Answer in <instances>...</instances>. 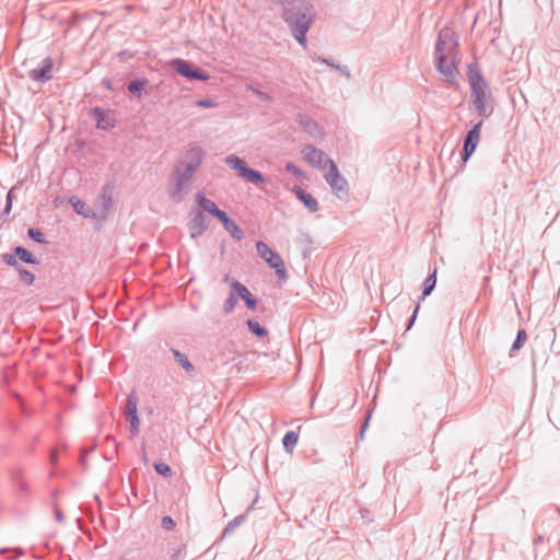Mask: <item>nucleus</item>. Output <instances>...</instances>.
I'll use <instances>...</instances> for the list:
<instances>
[{
	"mask_svg": "<svg viewBox=\"0 0 560 560\" xmlns=\"http://www.w3.org/2000/svg\"><path fill=\"white\" fill-rule=\"evenodd\" d=\"M436 72L444 77V82L451 88H457V69L460 62L459 43L457 35L444 26L438 34L433 55Z\"/></svg>",
	"mask_w": 560,
	"mask_h": 560,
	"instance_id": "1",
	"label": "nucleus"
},
{
	"mask_svg": "<svg viewBox=\"0 0 560 560\" xmlns=\"http://www.w3.org/2000/svg\"><path fill=\"white\" fill-rule=\"evenodd\" d=\"M282 20L292 37L302 47L307 45V33L316 19L314 5L307 0H288L282 7Z\"/></svg>",
	"mask_w": 560,
	"mask_h": 560,
	"instance_id": "2",
	"label": "nucleus"
},
{
	"mask_svg": "<svg viewBox=\"0 0 560 560\" xmlns=\"http://www.w3.org/2000/svg\"><path fill=\"white\" fill-rule=\"evenodd\" d=\"M467 80L470 89L469 109L482 120L488 119L494 110L493 106L489 105L492 93L477 62L468 65Z\"/></svg>",
	"mask_w": 560,
	"mask_h": 560,
	"instance_id": "3",
	"label": "nucleus"
},
{
	"mask_svg": "<svg viewBox=\"0 0 560 560\" xmlns=\"http://www.w3.org/2000/svg\"><path fill=\"white\" fill-rule=\"evenodd\" d=\"M196 208L189 212L187 229L189 236L192 240H197L208 230L210 220L207 215L214 218V213L211 212L213 205H217L213 200L206 197L205 190H198L195 195Z\"/></svg>",
	"mask_w": 560,
	"mask_h": 560,
	"instance_id": "4",
	"label": "nucleus"
},
{
	"mask_svg": "<svg viewBox=\"0 0 560 560\" xmlns=\"http://www.w3.org/2000/svg\"><path fill=\"white\" fill-rule=\"evenodd\" d=\"M163 67L165 70L172 72L173 74L185 78L188 81L207 82L211 78L208 71L180 57L166 60Z\"/></svg>",
	"mask_w": 560,
	"mask_h": 560,
	"instance_id": "5",
	"label": "nucleus"
},
{
	"mask_svg": "<svg viewBox=\"0 0 560 560\" xmlns=\"http://www.w3.org/2000/svg\"><path fill=\"white\" fill-rule=\"evenodd\" d=\"M224 163L245 183L257 187H261L267 183V177L260 171L253 168L244 159L236 154L226 155Z\"/></svg>",
	"mask_w": 560,
	"mask_h": 560,
	"instance_id": "6",
	"label": "nucleus"
},
{
	"mask_svg": "<svg viewBox=\"0 0 560 560\" xmlns=\"http://www.w3.org/2000/svg\"><path fill=\"white\" fill-rule=\"evenodd\" d=\"M192 179L194 175L175 166L166 189L168 198L175 203L183 202L190 190Z\"/></svg>",
	"mask_w": 560,
	"mask_h": 560,
	"instance_id": "7",
	"label": "nucleus"
},
{
	"mask_svg": "<svg viewBox=\"0 0 560 560\" xmlns=\"http://www.w3.org/2000/svg\"><path fill=\"white\" fill-rule=\"evenodd\" d=\"M255 247L258 256L268 265L269 268L275 270L278 281L285 282L289 279V273L284 259L281 255L270 248L264 241H257L255 243Z\"/></svg>",
	"mask_w": 560,
	"mask_h": 560,
	"instance_id": "8",
	"label": "nucleus"
},
{
	"mask_svg": "<svg viewBox=\"0 0 560 560\" xmlns=\"http://www.w3.org/2000/svg\"><path fill=\"white\" fill-rule=\"evenodd\" d=\"M326 165L328 172L324 175L325 182L339 200H348L350 196L348 180L341 174L337 163L332 159H328Z\"/></svg>",
	"mask_w": 560,
	"mask_h": 560,
	"instance_id": "9",
	"label": "nucleus"
},
{
	"mask_svg": "<svg viewBox=\"0 0 560 560\" xmlns=\"http://www.w3.org/2000/svg\"><path fill=\"white\" fill-rule=\"evenodd\" d=\"M12 492L19 502H25L32 494V489L25 479L26 471L21 466L8 468Z\"/></svg>",
	"mask_w": 560,
	"mask_h": 560,
	"instance_id": "10",
	"label": "nucleus"
},
{
	"mask_svg": "<svg viewBox=\"0 0 560 560\" xmlns=\"http://www.w3.org/2000/svg\"><path fill=\"white\" fill-rule=\"evenodd\" d=\"M482 126V119L474 122L464 136L463 148L460 150V160L464 164L472 156L480 142Z\"/></svg>",
	"mask_w": 560,
	"mask_h": 560,
	"instance_id": "11",
	"label": "nucleus"
},
{
	"mask_svg": "<svg viewBox=\"0 0 560 560\" xmlns=\"http://www.w3.org/2000/svg\"><path fill=\"white\" fill-rule=\"evenodd\" d=\"M113 109L102 106H94L89 109V116L94 120L95 128L106 132L117 127V119L113 116Z\"/></svg>",
	"mask_w": 560,
	"mask_h": 560,
	"instance_id": "12",
	"label": "nucleus"
},
{
	"mask_svg": "<svg viewBox=\"0 0 560 560\" xmlns=\"http://www.w3.org/2000/svg\"><path fill=\"white\" fill-rule=\"evenodd\" d=\"M211 212L214 213V218L222 224L223 229L231 235L235 241H242L244 238V232L238 226L236 221L224 210L220 209L218 205H213Z\"/></svg>",
	"mask_w": 560,
	"mask_h": 560,
	"instance_id": "13",
	"label": "nucleus"
},
{
	"mask_svg": "<svg viewBox=\"0 0 560 560\" xmlns=\"http://www.w3.org/2000/svg\"><path fill=\"white\" fill-rule=\"evenodd\" d=\"M138 397L136 395L135 389L127 396L125 406H124V417L129 423V431L131 434L136 435L139 432L140 427V418L138 416Z\"/></svg>",
	"mask_w": 560,
	"mask_h": 560,
	"instance_id": "14",
	"label": "nucleus"
},
{
	"mask_svg": "<svg viewBox=\"0 0 560 560\" xmlns=\"http://www.w3.org/2000/svg\"><path fill=\"white\" fill-rule=\"evenodd\" d=\"M9 258L16 259L20 264L22 262L35 266L40 264V260L28 248L22 245H16L12 247L9 253L1 255V259L5 265H11V260Z\"/></svg>",
	"mask_w": 560,
	"mask_h": 560,
	"instance_id": "15",
	"label": "nucleus"
},
{
	"mask_svg": "<svg viewBox=\"0 0 560 560\" xmlns=\"http://www.w3.org/2000/svg\"><path fill=\"white\" fill-rule=\"evenodd\" d=\"M54 66V59L45 57L36 68L28 71V78L35 82L46 83L52 78Z\"/></svg>",
	"mask_w": 560,
	"mask_h": 560,
	"instance_id": "16",
	"label": "nucleus"
},
{
	"mask_svg": "<svg viewBox=\"0 0 560 560\" xmlns=\"http://www.w3.org/2000/svg\"><path fill=\"white\" fill-rule=\"evenodd\" d=\"M205 156L206 151L201 147L189 145L185 154L186 163L184 170L189 174L195 175V173L202 164Z\"/></svg>",
	"mask_w": 560,
	"mask_h": 560,
	"instance_id": "17",
	"label": "nucleus"
},
{
	"mask_svg": "<svg viewBox=\"0 0 560 560\" xmlns=\"http://www.w3.org/2000/svg\"><path fill=\"white\" fill-rule=\"evenodd\" d=\"M305 161L314 168H327V160L331 159L326 152L316 148L313 144H307L304 148Z\"/></svg>",
	"mask_w": 560,
	"mask_h": 560,
	"instance_id": "18",
	"label": "nucleus"
},
{
	"mask_svg": "<svg viewBox=\"0 0 560 560\" xmlns=\"http://www.w3.org/2000/svg\"><path fill=\"white\" fill-rule=\"evenodd\" d=\"M296 199L311 212L314 213L319 210V203L317 199L307 190L299 185H294L291 188Z\"/></svg>",
	"mask_w": 560,
	"mask_h": 560,
	"instance_id": "19",
	"label": "nucleus"
},
{
	"mask_svg": "<svg viewBox=\"0 0 560 560\" xmlns=\"http://www.w3.org/2000/svg\"><path fill=\"white\" fill-rule=\"evenodd\" d=\"M68 202L78 215L92 220L98 219V213L77 195H71L68 199Z\"/></svg>",
	"mask_w": 560,
	"mask_h": 560,
	"instance_id": "20",
	"label": "nucleus"
},
{
	"mask_svg": "<svg viewBox=\"0 0 560 560\" xmlns=\"http://www.w3.org/2000/svg\"><path fill=\"white\" fill-rule=\"evenodd\" d=\"M150 85V80L145 77H136L131 80L128 85V92L136 97L137 100H142L145 95H148V86Z\"/></svg>",
	"mask_w": 560,
	"mask_h": 560,
	"instance_id": "21",
	"label": "nucleus"
},
{
	"mask_svg": "<svg viewBox=\"0 0 560 560\" xmlns=\"http://www.w3.org/2000/svg\"><path fill=\"white\" fill-rule=\"evenodd\" d=\"M237 295L244 302L249 311H255L258 305V299L248 290V288L237 280Z\"/></svg>",
	"mask_w": 560,
	"mask_h": 560,
	"instance_id": "22",
	"label": "nucleus"
},
{
	"mask_svg": "<svg viewBox=\"0 0 560 560\" xmlns=\"http://www.w3.org/2000/svg\"><path fill=\"white\" fill-rule=\"evenodd\" d=\"M9 259L11 260V265H8V266H9V267H12V268H13V269L19 273V280H20L23 284H25V285H32V284H34L35 279H36L35 275H34L31 270H28V269H26L25 267H23V266L19 262V260L13 259V258H12V259H11V258H9Z\"/></svg>",
	"mask_w": 560,
	"mask_h": 560,
	"instance_id": "23",
	"label": "nucleus"
},
{
	"mask_svg": "<svg viewBox=\"0 0 560 560\" xmlns=\"http://www.w3.org/2000/svg\"><path fill=\"white\" fill-rule=\"evenodd\" d=\"M438 281V267L434 265L432 269H430L428 276L422 282L421 287V300H424L429 296L435 289Z\"/></svg>",
	"mask_w": 560,
	"mask_h": 560,
	"instance_id": "24",
	"label": "nucleus"
},
{
	"mask_svg": "<svg viewBox=\"0 0 560 560\" xmlns=\"http://www.w3.org/2000/svg\"><path fill=\"white\" fill-rule=\"evenodd\" d=\"M237 280H231V289L229 292V295L223 304V312L224 314H230L234 311L240 296L237 295Z\"/></svg>",
	"mask_w": 560,
	"mask_h": 560,
	"instance_id": "25",
	"label": "nucleus"
},
{
	"mask_svg": "<svg viewBox=\"0 0 560 560\" xmlns=\"http://www.w3.org/2000/svg\"><path fill=\"white\" fill-rule=\"evenodd\" d=\"M96 203L100 206L98 219L106 220L108 212L114 205L113 195L100 194L96 199Z\"/></svg>",
	"mask_w": 560,
	"mask_h": 560,
	"instance_id": "26",
	"label": "nucleus"
},
{
	"mask_svg": "<svg viewBox=\"0 0 560 560\" xmlns=\"http://www.w3.org/2000/svg\"><path fill=\"white\" fill-rule=\"evenodd\" d=\"M246 326L248 331L259 339L266 338L269 334L268 329L255 318H248L246 320Z\"/></svg>",
	"mask_w": 560,
	"mask_h": 560,
	"instance_id": "27",
	"label": "nucleus"
},
{
	"mask_svg": "<svg viewBox=\"0 0 560 560\" xmlns=\"http://www.w3.org/2000/svg\"><path fill=\"white\" fill-rule=\"evenodd\" d=\"M171 351L173 353L175 361L182 366V369L186 373L190 374L195 371V365L190 362V360L185 353L180 352L178 349L175 348H173Z\"/></svg>",
	"mask_w": 560,
	"mask_h": 560,
	"instance_id": "28",
	"label": "nucleus"
},
{
	"mask_svg": "<svg viewBox=\"0 0 560 560\" xmlns=\"http://www.w3.org/2000/svg\"><path fill=\"white\" fill-rule=\"evenodd\" d=\"M299 442V432L290 430L282 438V446L285 453L291 454Z\"/></svg>",
	"mask_w": 560,
	"mask_h": 560,
	"instance_id": "29",
	"label": "nucleus"
},
{
	"mask_svg": "<svg viewBox=\"0 0 560 560\" xmlns=\"http://www.w3.org/2000/svg\"><path fill=\"white\" fill-rule=\"evenodd\" d=\"M296 121L310 135H314L318 130V124L305 114H298Z\"/></svg>",
	"mask_w": 560,
	"mask_h": 560,
	"instance_id": "30",
	"label": "nucleus"
},
{
	"mask_svg": "<svg viewBox=\"0 0 560 560\" xmlns=\"http://www.w3.org/2000/svg\"><path fill=\"white\" fill-rule=\"evenodd\" d=\"M250 510H252V506L247 508L245 513L235 516L231 522H229L222 532V536L225 537V536L231 535L235 528L241 526L245 522L246 515Z\"/></svg>",
	"mask_w": 560,
	"mask_h": 560,
	"instance_id": "31",
	"label": "nucleus"
},
{
	"mask_svg": "<svg viewBox=\"0 0 560 560\" xmlns=\"http://www.w3.org/2000/svg\"><path fill=\"white\" fill-rule=\"evenodd\" d=\"M284 170L298 179L307 180L308 175L294 162L289 161L284 165Z\"/></svg>",
	"mask_w": 560,
	"mask_h": 560,
	"instance_id": "32",
	"label": "nucleus"
},
{
	"mask_svg": "<svg viewBox=\"0 0 560 560\" xmlns=\"http://www.w3.org/2000/svg\"><path fill=\"white\" fill-rule=\"evenodd\" d=\"M26 235L31 241H33L37 244H42V245L49 244L45 234L37 228H28L26 231Z\"/></svg>",
	"mask_w": 560,
	"mask_h": 560,
	"instance_id": "33",
	"label": "nucleus"
},
{
	"mask_svg": "<svg viewBox=\"0 0 560 560\" xmlns=\"http://www.w3.org/2000/svg\"><path fill=\"white\" fill-rule=\"evenodd\" d=\"M527 340V332L524 328H520L516 332V337L510 348V352L513 353L515 351L521 350Z\"/></svg>",
	"mask_w": 560,
	"mask_h": 560,
	"instance_id": "34",
	"label": "nucleus"
},
{
	"mask_svg": "<svg viewBox=\"0 0 560 560\" xmlns=\"http://www.w3.org/2000/svg\"><path fill=\"white\" fill-rule=\"evenodd\" d=\"M153 468L155 472L163 478H170L173 474L171 466L164 462H154Z\"/></svg>",
	"mask_w": 560,
	"mask_h": 560,
	"instance_id": "35",
	"label": "nucleus"
},
{
	"mask_svg": "<svg viewBox=\"0 0 560 560\" xmlns=\"http://www.w3.org/2000/svg\"><path fill=\"white\" fill-rule=\"evenodd\" d=\"M313 61L314 62H318V63H322V65H326L327 67L331 68V69H335L338 71L339 67L341 66L340 63H338L337 61H335L334 59L331 58H327L325 56H319V55H315L313 57Z\"/></svg>",
	"mask_w": 560,
	"mask_h": 560,
	"instance_id": "36",
	"label": "nucleus"
},
{
	"mask_svg": "<svg viewBox=\"0 0 560 560\" xmlns=\"http://www.w3.org/2000/svg\"><path fill=\"white\" fill-rule=\"evenodd\" d=\"M13 199H14L13 191L12 190L8 191L7 196H5V205L1 212V217H7L10 214V212L12 210Z\"/></svg>",
	"mask_w": 560,
	"mask_h": 560,
	"instance_id": "37",
	"label": "nucleus"
},
{
	"mask_svg": "<svg viewBox=\"0 0 560 560\" xmlns=\"http://www.w3.org/2000/svg\"><path fill=\"white\" fill-rule=\"evenodd\" d=\"M195 105L200 108H214L218 106V102L213 98H200L197 100Z\"/></svg>",
	"mask_w": 560,
	"mask_h": 560,
	"instance_id": "38",
	"label": "nucleus"
},
{
	"mask_svg": "<svg viewBox=\"0 0 560 560\" xmlns=\"http://www.w3.org/2000/svg\"><path fill=\"white\" fill-rule=\"evenodd\" d=\"M301 245H303V257L306 258L308 256L307 247L313 244V240L308 234H302L300 238Z\"/></svg>",
	"mask_w": 560,
	"mask_h": 560,
	"instance_id": "39",
	"label": "nucleus"
},
{
	"mask_svg": "<svg viewBox=\"0 0 560 560\" xmlns=\"http://www.w3.org/2000/svg\"><path fill=\"white\" fill-rule=\"evenodd\" d=\"M419 311H420V304L418 303V304L415 306V308H413V311H412V313H411L410 317L407 319V323H406V331L410 330V329L412 328V326L415 325V323H416V320H417V317H418V313H419Z\"/></svg>",
	"mask_w": 560,
	"mask_h": 560,
	"instance_id": "40",
	"label": "nucleus"
},
{
	"mask_svg": "<svg viewBox=\"0 0 560 560\" xmlns=\"http://www.w3.org/2000/svg\"><path fill=\"white\" fill-rule=\"evenodd\" d=\"M162 528L165 530H173L176 526V522L173 520L172 516L165 515L161 520Z\"/></svg>",
	"mask_w": 560,
	"mask_h": 560,
	"instance_id": "41",
	"label": "nucleus"
},
{
	"mask_svg": "<svg viewBox=\"0 0 560 560\" xmlns=\"http://www.w3.org/2000/svg\"><path fill=\"white\" fill-rule=\"evenodd\" d=\"M115 185H116V178H115V177H112V178L107 179V180L103 184V186H102V191H101V194L112 195L113 189L115 188Z\"/></svg>",
	"mask_w": 560,
	"mask_h": 560,
	"instance_id": "42",
	"label": "nucleus"
},
{
	"mask_svg": "<svg viewBox=\"0 0 560 560\" xmlns=\"http://www.w3.org/2000/svg\"><path fill=\"white\" fill-rule=\"evenodd\" d=\"M254 94L261 101V102H271L272 96L259 89L254 90Z\"/></svg>",
	"mask_w": 560,
	"mask_h": 560,
	"instance_id": "43",
	"label": "nucleus"
},
{
	"mask_svg": "<svg viewBox=\"0 0 560 560\" xmlns=\"http://www.w3.org/2000/svg\"><path fill=\"white\" fill-rule=\"evenodd\" d=\"M94 451V446L83 447L81 450L80 460L82 465H85L86 456Z\"/></svg>",
	"mask_w": 560,
	"mask_h": 560,
	"instance_id": "44",
	"label": "nucleus"
},
{
	"mask_svg": "<svg viewBox=\"0 0 560 560\" xmlns=\"http://www.w3.org/2000/svg\"><path fill=\"white\" fill-rule=\"evenodd\" d=\"M372 410H373L372 408H369V410H368L366 419L364 420V422L362 423V427H361L360 438H363L364 432H365L366 428L369 427V420L372 415Z\"/></svg>",
	"mask_w": 560,
	"mask_h": 560,
	"instance_id": "45",
	"label": "nucleus"
},
{
	"mask_svg": "<svg viewBox=\"0 0 560 560\" xmlns=\"http://www.w3.org/2000/svg\"><path fill=\"white\" fill-rule=\"evenodd\" d=\"M101 84L108 91H114V84L112 79L109 78H103L101 81Z\"/></svg>",
	"mask_w": 560,
	"mask_h": 560,
	"instance_id": "46",
	"label": "nucleus"
},
{
	"mask_svg": "<svg viewBox=\"0 0 560 560\" xmlns=\"http://www.w3.org/2000/svg\"><path fill=\"white\" fill-rule=\"evenodd\" d=\"M338 71H339L343 77H346V79H347V80H350V79H351V73H350V71H349V69H348V67H347V66L341 65V66L339 67Z\"/></svg>",
	"mask_w": 560,
	"mask_h": 560,
	"instance_id": "47",
	"label": "nucleus"
},
{
	"mask_svg": "<svg viewBox=\"0 0 560 560\" xmlns=\"http://www.w3.org/2000/svg\"><path fill=\"white\" fill-rule=\"evenodd\" d=\"M361 517L366 522H372L371 513L368 509H360Z\"/></svg>",
	"mask_w": 560,
	"mask_h": 560,
	"instance_id": "48",
	"label": "nucleus"
},
{
	"mask_svg": "<svg viewBox=\"0 0 560 560\" xmlns=\"http://www.w3.org/2000/svg\"><path fill=\"white\" fill-rule=\"evenodd\" d=\"M183 546L174 549L170 556L171 560H178L182 555Z\"/></svg>",
	"mask_w": 560,
	"mask_h": 560,
	"instance_id": "49",
	"label": "nucleus"
},
{
	"mask_svg": "<svg viewBox=\"0 0 560 560\" xmlns=\"http://www.w3.org/2000/svg\"><path fill=\"white\" fill-rule=\"evenodd\" d=\"M54 514H55V520L57 522L62 523L65 521L63 513L60 509L55 508Z\"/></svg>",
	"mask_w": 560,
	"mask_h": 560,
	"instance_id": "50",
	"label": "nucleus"
},
{
	"mask_svg": "<svg viewBox=\"0 0 560 560\" xmlns=\"http://www.w3.org/2000/svg\"><path fill=\"white\" fill-rule=\"evenodd\" d=\"M74 143L78 151H81L86 147V140L83 138L77 139Z\"/></svg>",
	"mask_w": 560,
	"mask_h": 560,
	"instance_id": "51",
	"label": "nucleus"
},
{
	"mask_svg": "<svg viewBox=\"0 0 560 560\" xmlns=\"http://www.w3.org/2000/svg\"><path fill=\"white\" fill-rule=\"evenodd\" d=\"M49 462L51 465L56 466L57 465V462H58V455H57V452L55 450H51L49 452Z\"/></svg>",
	"mask_w": 560,
	"mask_h": 560,
	"instance_id": "52",
	"label": "nucleus"
},
{
	"mask_svg": "<svg viewBox=\"0 0 560 560\" xmlns=\"http://www.w3.org/2000/svg\"><path fill=\"white\" fill-rule=\"evenodd\" d=\"M544 536L542 535H537L534 540H533V545L534 547H536L538 544L544 541Z\"/></svg>",
	"mask_w": 560,
	"mask_h": 560,
	"instance_id": "53",
	"label": "nucleus"
},
{
	"mask_svg": "<svg viewBox=\"0 0 560 560\" xmlns=\"http://www.w3.org/2000/svg\"><path fill=\"white\" fill-rule=\"evenodd\" d=\"M107 440H108V441H110V442H113V444H114V448H115V450H117V447H118V443H117L116 439H115L113 435H108V436H107Z\"/></svg>",
	"mask_w": 560,
	"mask_h": 560,
	"instance_id": "54",
	"label": "nucleus"
},
{
	"mask_svg": "<svg viewBox=\"0 0 560 560\" xmlns=\"http://www.w3.org/2000/svg\"><path fill=\"white\" fill-rule=\"evenodd\" d=\"M231 280H236V279H235V278H233V277H231V276H230V275H228V273L223 277V281H224V282H226V283H229L230 285H231Z\"/></svg>",
	"mask_w": 560,
	"mask_h": 560,
	"instance_id": "55",
	"label": "nucleus"
},
{
	"mask_svg": "<svg viewBox=\"0 0 560 560\" xmlns=\"http://www.w3.org/2000/svg\"><path fill=\"white\" fill-rule=\"evenodd\" d=\"M21 409H22V412L26 416H30L31 412L27 410L26 406L24 404H21Z\"/></svg>",
	"mask_w": 560,
	"mask_h": 560,
	"instance_id": "56",
	"label": "nucleus"
},
{
	"mask_svg": "<svg viewBox=\"0 0 560 560\" xmlns=\"http://www.w3.org/2000/svg\"><path fill=\"white\" fill-rule=\"evenodd\" d=\"M271 1H272V3H275V4H279V5L283 7V5H284V3H285L288 0H271Z\"/></svg>",
	"mask_w": 560,
	"mask_h": 560,
	"instance_id": "57",
	"label": "nucleus"
},
{
	"mask_svg": "<svg viewBox=\"0 0 560 560\" xmlns=\"http://www.w3.org/2000/svg\"><path fill=\"white\" fill-rule=\"evenodd\" d=\"M14 550L18 552V557H21L24 555V550L22 548H15Z\"/></svg>",
	"mask_w": 560,
	"mask_h": 560,
	"instance_id": "58",
	"label": "nucleus"
},
{
	"mask_svg": "<svg viewBox=\"0 0 560 560\" xmlns=\"http://www.w3.org/2000/svg\"><path fill=\"white\" fill-rule=\"evenodd\" d=\"M142 460L144 462V464L148 463V458H147V454H145V451L143 450L142 452Z\"/></svg>",
	"mask_w": 560,
	"mask_h": 560,
	"instance_id": "59",
	"label": "nucleus"
},
{
	"mask_svg": "<svg viewBox=\"0 0 560 560\" xmlns=\"http://www.w3.org/2000/svg\"><path fill=\"white\" fill-rule=\"evenodd\" d=\"M377 392H378V386H375L374 387V393H373V398L375 399L376 396H377Z\"/></svg>",
	"mask_w": 560,
	"mask_h": 560,
	"instance_id": "60",
	"label": "nucleus"
},
{
	"mask_svg": "<svg viewBox=\"0 0 560 560\" xmlns=\"http://www.w3.org/2000/svg\"><path fill=\"white\" fill-rule=\"evenodd\" d=\"M9 550H10L9 548L3 547V548H1V549H0V553H2V555H3V553H5V552H8Z\"/></svg>",
	"mask_w": 560,
	"mask_h": 560,
	"instance_id": "61",
	"label": "nucleus"
},
{
	"mask_svg": "<svg viewBox=\"0 0 560 560\" xmlns=\"http://www.w3.org/2000/svg\"><path fill=\"white\" fill-rule=\"evenodd\" d=\"M72 389V393H75L77 392V386H73V387H70Z\"/></svg>",
	"mask_w": 560,
	"mask_h": 560,
	"instance_id": "62",
	"label": "nucleus"
},
{
	"mask_svg": "<svg viewBox=\"0 0 560 560\" xmlns=\"http://www.w3.org/2000/svg\"><path fill=\"white\" fill-rule=\"evenodd\" d=\"M556 511H557V513L560 515V506H559V505H558V506H556Z\"/></svg>",
	"mask_w": 560,
	"mask_h": 560,
	"instance_id": "63",
	"label": "nucleus"
},
{
	"mask_svg": "<svg viewBox=\"0 0 560 560\" xmlns=\"http://www.w3.org/2000/svg\"><path fill=\"white\" fill-rule=\"evenodd\" d=\"M121 560H129V559H121Z\"/></svg>",
	"mask_w": 560,
	"mask_h": 560,
	"instance_id": "64",
	"label": "nucleus"
}]
</instances>
